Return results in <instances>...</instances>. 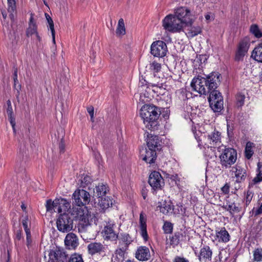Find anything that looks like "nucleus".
Wrapping results in <instances>:
<instances>
[{"instance_id":"nucleus-19","label":"nucleus","mask_w":262,"mask_h":262,"mask_svg":"<svg viewBox=\"0 0 262 262\" xmlns=\"http://www.w3.org/2000/svg\"><path fill=\"white\" fill-rule=\"evenodd\" d=\"M249 45L250 43L247 38H244L239 42L235 55L236 60L239 61L243 59L249 49Z\"/></svg>"},{"instance_id":"nucleus-16","label":"nucleus","mask_w":262,"mask_h":262,"mask_svg":"<svg viewBox=\"0 0 262 262\" xmlns=\"http://www.w3.org/2000/svg\"><path fill=\"white\" fill-rule=\"evenodd\" d=\"M107 247L99 242H92L88 245V252L91 255L96 254L105 255Z\"/></svg>"},{"instance_id":"nucleus-26","label":"nucleus","mask_w":262,"mask_h":262,"mask_svg":"<svg viewBox=\"0 0 262 262\" xmlns=\"http://www.w3.org/2000/svg\"><path fill=\"white\" fill-rule=\"evenodd\" d=\"M142 156L143 157V160L145 161L147 163H154L157 159L156 150L148 149V148H146L145 154H142Z\"/></svg>"},{"instance_id":"nucleus-55","label":"nucleus","mask_w":262,"mask_h":262,"mask_svg":"<svg viewBox=\"0 0 262 262\" xmlns=\"http://www.w3.org/2000/svg\"><path fill=\"white\" fill-rule=\"evenodd\" d=\"M173 262H189V261L183 257L177 256L174 257Z\"/></svg>"},{"instance_id":"nucleus-14","label":"nucleus","mask_w":262,"mask_h":262,"mask_svg":"<svg viewBox=\"0 0 262 262\" xmlns=\"http://www.w3.org/2000/svg\"><path fill=\"white\" fill-rule=\"evenodd\" d=\"M202 80L205 82H220L222 80V77L218 72H212L208 75L200 74L195 76L191 82H201Z\"/></svg>"},{"instance_id":"nucleus-48","label":"nucleus","mask_w":262,"mask_h":262,"mask_svg":"<svg viewBox=\"0 0 262 262\" xmlns=\"http://www.w3.org/2000/svg\"><path fill=\"white\" fill-rule=\"evenodd\" d=\"M48 17L46 16V17H47V19L48 23H49L50 29L51 31L52 36V41H53V43L55 44V32L54 27V23H53V21L52 20L51 18L49 15H48Z\"/></svg>"},{"instance_id":"nucleus-46","label":"nucleus","mask_w":262,"mask_h":262,"mask_svg":"<svg viewBox=\"0 0 262 262\" xmlns=\"http://www.w3.org/2000/svg\"><path fill=\"white\" fill-rule=\"evenodd\" d=\"M250 32L257 38L262 36V32L256 25H252L251 26Z\"/></svg>"},{"instance_id":"nucleus-32","label":"nucleus","mask_w":262,"mask_h":262,"mask_svg":"<svg viewBox=\"0 0 262 262\" xmlns=\"http://www.w3.org/2000/svg\"><path fill=\"white\" fill-rule=\"evenodd\" d=\"M108 191V187L106 185L99 184L96 187V193L98 198L105 197Z\"/></svg>"},{"instance_id":"nucleus-54","label":"nucleus","mask_w":262,"mask_h":262,"mask_svg":"<svg viewBox=\"0 0 262 262\" xmlns=\"http://www.w3.org/2000/svg\"><path fill=\"white\" fill-rule=\"evenodd\" d=\"M26 245L28 248L31 246L32 243L31 232H26Z\"/></svg>"},{"instance_id":"nucleus-37","label":"nucleus","mask_w":262,"mask_h":262,"mask_svg":"<svg viewBox=\"0 0 262 262\" xmlns=\"http://www.w3.org/2000/svg\"><path fill=\"white\" fill-rule=\"evenodd\" d=\"M223 98H221L219 100L209 102L210 107L214 112H220L223 108Z\"/></svg>"},{"instance_id":"nucleus-29","label":"nucleus","mask_w":262,"mask_h":262,"mask_svg":"<svg viewBox=\"0 0 262 262\" xmlns=\"http://www.w3.org/2000/svg\"><path fill=\"white\" fill-rule=\"evenodd\" d=\"M58 208L57 211L58 213L66 212L71 207L70 203L67 200L63 198L58 199Z\"/></svg>"},{"instance_id":"nucleus-49","label":"nucleus","mask_w":262,"mask_h":262,"mask_svg":"<svg viewBox=\"0 0 262 262\" xmlns=\"http://www.w3.org/2000/svg\"><path fill=\"white\" fill-rule=\"evenodd\" d=\"M163 230L165 234L171 233L173 231V224L169 222H165L163 226Z\"/></svg>"},{"instance_id":"nucleus-4","label":"nucleus","mask_w":262,"mask_h":262,"mask_svg":"<svg viewBox=\"0 0 262 262\" xmlns=\"http://www.w3.org/2000/svg\"><path fill=\"white\" fill-rule=\"evenodd\" d=\"M162 24L164 29L171 33L180 32L185 26L173 14L167 15L163 20Z\"/></svg>"},{"instance_id":"nucleus-31","label":"nucleus","mask_w":262,"mask_h":262,"mask_svg":"<svg viewBox=\"0 0 262 262\" xmlns=\"http://www.w3.org/2000/svg\"><path fill=\"white\" fill-rule=\"evenodd\" d=\"M26 35L28 37L34 35L36 39L39 41L40 40V37L37 32V27L36 24L31 23L29 24V27L26 31Z\"/></svg>"},{"instance_id":"nucleus-53","label":"nucleus","mask_w":262,"mask_h":262,"mask_svg":"<svg viewBox=\"0 0 262 262\" xmlns=\"http://www.w3.org/2000/svg\"><path fill=\"white\" fill-rule=\"evenodd\" d=\"M22 224L24 227L25 232H30V229L28 228V217L26 216L22 221Z\"/></svg>"},{"instance_id":"nucleus-27","label":"nucleus","mask_w":262,"mask_h":262,"mask_svg":"<svg viewBox=\"0 0 262 262\" xmlns=\"http://www.w3.org/2000/svg\"><path fill=\"white\" fill-rule=\"evenodd\" d=\"M159 205L158 207L159 208V210L161 212L164 214H168L169 213H172L173 210V205L170 201H164L159 203Z\"/></svg>"},{"instance_id":"nucleus-59","label":"nucleus","mask_w":262,"mask_h":262,"mask_svg":"<svg viewBox=\"0 0 262 262\" xmlns=\"http://www.w3.org/2000/svg\"><path fill=\"white\" fill-rule=\"evenodd\" d=\"M14 88L16 90L18 95L19 94V90L21 89L20 83H14Z\"/></svg>"},{"instance_id":"nucleus-13","label":"nucleus","mask_w":262,"mask_h":262,"mask_svg":"<svg viewBox=\"0 0 262 262\" xmlns=\"http://www.w3.org/2000/svg\"><path fill=\"white\" fill-rule=\"evenodd\" d=\"M49 259L48 262H66L67 255L62 249L56 248L54 250H51L49 254Z\"/></svg>"},{"instance_id":"nucleus-58","label":"nucleus","mask_w":262,"mask_h":262,"mask_svg":"<svg viewBox=\"0 0 262 262\" xmlns=\"http://www.w3.org/2000/svg\"><path fill=\"white\" fill-rule=\"evenodd\" d=\"M59 150L60 152H64L65 150V144L62 139H61L59 145Z\"/></svg>"},{"instance_id":"nucleus-6","label":"nucleus","mask_w":262,"mask_h":262,"mask_svg":"<svg viewBox=\"0 0 262 262\" xmlns=\"http://www.w3.org/2000/svg\"><path fill=\"white\" fill-rule=\"evenodd\" d=\"M56 226L58 231L61 232H68L73 228V220L69 213L64 212L60 214L56 221Z\"/></svg>"},{"instance_id":"nucleus-7","label":"nucleus","mask_w":262,"mask_h":262,"mask_svg":"<svg viewBox=\"0 0 262 262\" xmlns=\"http://www.w3.org/2000/svg\"><path fill=\"white\" fill-rule=\"evenodd\" d=\"M221 164L226 168L230 167L237 159L236 150L232 148H226L220 156Z\"/></svg>"},{"instance_id":"nucleus-64","label":"nucleus","mask_w":262,"mask_h":262,"mask_svg":"<svg viewBox=\"0 0 262 262\" xmlns=\"http://www.w3.org/2000/svg\"><path fill=\"white\" fill-rule=\"evenodd\" d=\"M2 14L3 15V17L4 20H5L7 18V13L5 10H2Z\"/></svg>"},{"instance_id":"nucleus-62","label":"nucleus","mask_w":262,"mask_h":262,"mask_svg":"<svg viewBox=\"0 0 262 262\" xmlns=\"http://www.w3.org/2000/svg\"><path fill=\"white\" fill-rule=\"evenodd\" d=\"M13 79H14V82H17L18 81L17 75V71H14Z\"/></svg>"},{"instance_id":"nucleus-47","label":"nucleus","mask_w":262,"mask_h":262,"mask_svg":"<svg viewBox=\"0 0 262 262\" xmlns=\"http://www.w3.org/2000/svg\"><path fill=\"white\" fill-rule=\"evenodd\" d=\"M253 259L256 261H262V248H257L253 251Z\"/></svg>"},{"instance_id":"nucleus-34","label":"nucleus","mask_w":262,"mask_h":262,"mask_svg":"<svg viewBox=\"0 0 262 262\" xmlns=\"http://www.w3.org/2000/svg\"><path fill=\"white\" fill-rule=\"evenodd\" d=\"M99 200V204L100 207L103 209H106L112 207L113 204V199L110 197H103Z\"/></svg>"},{"instance_id":"nucleus-10","label":"nucleus","mask_w":262,"mask_h":262,"mask_svg":"<svg viewBox=\"0 0 262 262\" xmlns=\"http://www.w3.org/2000/svg\"><path fill=\"white\" fill-rule=\"evenodd\" d=\"M115 224L112 221L108 222L102 230L103 238L106 241H116L118 238V234L115 230Z\"/></svg>"},{"instance_id":"nucleus-43","label":"nucleus","mask_w":262,"mask_h":262,"mask_svg":"<svg viewBox=\"0 0 262 262\" xmlns=\"http://www.w3.org/2000/svg\"><path fill=\"white\" fill-rule=\"evenodd\" d=\"M253 144L252 143L248 142L247 143L246 147H245V157L247 159H250L252 155H253L254 152L253 150H252V145Z\"/></svg>"},{"instance_id":"nucleus-38","label":"nucleus","mask_w":262,"mask_h":262,"mask_svg":"<svg viewBox=\"0 0 262 262\" xmlns=\"http://www.w3.org/2000/svg\"><path fill=\"white\" fill-rule=\"evenodd\" d=\"M8 4V11L10 13L9 17L10 19L13 21L14 19V16L13 13L16 10V2L15 0H7Z\"/></svg>"},{"instance_id":"nucleus-21","label":"nucleus","mask_w":262,"mask_h":262,"mask_svg":"<svg viewBox=\"0 0 262 262\" xmlns=\"http://www.w3.org/2000/svg\"><path fill=\"white\" fill-rule=\"evenodd\" d=\"M65 245L69 249H74L78 245V239L74 233H68L64 239Z\"/></svg>"},{"instance_id":"nucleus-42","label":"nucleus","mask_w":262,"mask_h":262,"mask_svg":"<svg viewBox=\"0 0 262 262\" xmlns=\"http://www.w3.org/2000/svg\"><path fill=\"white\" fill-rule=\"evenodd\" d=\"M251 189H249L248 187V190H247L243 200V202L245 204V208L248 207V206L250 204L253 197L254 193L251 190Z\"/></svg>"},{"instance_id":"nucleus-25","label":"nucleus","mask_w":262,"mask_h":262,"mask_svg":"<svg viewBox=\"0 0 262 262\" xmlns=\"http://www.w3.org/2000/svg\"><path fill=\"white\" fill-rule=\"evenodd\" d=\"M185 239L186 234L184 231L182 230L177 231L172 236L170 237V244L173 246H177L181 241H184Z\"/></svg>"},{"instance_id":"nucleus-61","label":"nucleus","mask_w":262,"mask_h":262,"mask_svg":"<svg viewBox=\"0 0 262 262\" xmlns=\"http://www.w3.org/2000/svg\"><path fill=\"white\" fill-rule=\"evenodd\" d=\"M205 19L206 20H210L212 18V16H211L210 14L208 13L205 16Z\"/></svg>"},{"instance_id":"nucleus-35","label":"nucleus","mask_w":262,"mask_h":262,"mask_svg":"<svg viewBox=\"0 0 262 262\" xmlns=\"http://www.w3.org/2000/svg\"><path fill=\"white\" fill-rule=\"evenodd\" d=\"M58 199L54 201L51 199L48 200L46 203V208L47 212L53 213L56 212L55 209L58 208Z\"/></svg>"},{"instance_id":"nucleus-52","label":"nucleus","mask_w":262,"mask_h":262,"mask_svg":"<svg viewBox=\"0 0 262 262\" xmlns=\"http://www.w3.org/2000/svg\"><path fill=\"white\" fill-rule=\"evenodd\" d=\"M252 212L254 216H256L262 214V203L258 207H254L252 210Z\"/></svg>"},{"instance_id":"nucleus-39","label":"nucleus","mask_w":262,"mask_h":262,"mask_svg":"<svg viewBox=\"0 0 262 262\" xmlns=\"http://www.w3.org/2000/svg\"><path fill=\"white\" fill-rule=\"evenodd\" d=\"M91 178L88 175H82L78 180V184L81 187L85 188L91 184Z\"/></svg>"},{"instance_id":"nucleus-17","label":"nucleus","mask_w":262,"mask_h":262,"mask_svg":"<svg viewBox=\"0 0 262 262\" xmlns=\"http://www.w3.org/2000/svg\"><path fill=\"white\" fill-rule=\"evenodd\" d=\"M197 256L200 262H210L212 256V249L209 246L204 245L201 247Z\"/></svg>"},{"instance_id":"nucleus-18","label":"nucleus","mask_w":262,"mask_h":262,"mask_svg":"<svg viewBox=\"0 0 262 262\" xmlns=\"http://www.w3.org/2000/svg\"><path fill=\"white\" fill-rule=\"evenodd\" d=\"M135 257L139 261H145L148 260L151 257L149 248L145 246H141L137 248Z\"/></svg>"},{"instance_id":"nucleus-1","label":"nucleus","mask_w":262,"mask_h":262,"mask_svg":"<svg viewBox=\"0 0 262 262\" xmlns=\"http://www.w3.org/2000/svg\"><path fill=\"white\" fill-rule=\"evenodd\" d=\"M160 115V111L157 107L147 104L144 105L140 111V116L145 127L151 130L158 129Z\"/></svg>"},{"instance_id":"nucleus-3","label":"nucleus","mask_w":262,"mask_h":262,"mask_svg":"<svg viewBox=\"0 0 262 262\" xmlns=\"http://www.w3.org/2000/svg\"><path fill=\"white\" fill-rule=\"evenodd\" d=\"M71 214L76 220L79 221L78 224V230L84 231L90 225L91 218L89 210L85 206H73L72 209Z\"/></svg>"},{"instance_id":"nucleus-22","label":"nucleus","mask_w":262,"mask_h":262,"mask_svg":"<svg viewBox=\"0 0 262 262\" xmlns=\"http://www.w3.org/2000/svg\"><path fill=\"white\" fill-rule=\"evenodd\" d=\"M139 224L141 235L145 241H147L148 236L146 229V217L143 212L140 214Z\"/></svg>"},{"instance_id":"nucleus-51","label":"nucleus","mask_w":262,"mask_h":262,"mask_svg":"<svg viewBox=\"0 0 262 262\" xmlns=\"http://www.w3.org/2000/svg\"><path fill=\"white\" fill-rule=\"evenodd\" d=\"M150 69L156 72H158L160 71L161 69V64L154 61L151 63H150Z\"/></svg>"},{"instance_id":"nucleus-60","label":"nucleus","mask_w":262,"mask_h":262,"mask_svg":"<svg viewBox=\"0 0 262 262\" xmlns=\"http://www.w3.org/2000/svg\"><path fill=\"white\" fill-rule=\"evenodd\" d=\"M22 238V233L20 230H18L16 234V238L19 241Z\"/></svg>"},{"instance_id":"nucleus-36","label":"nucleus","mask_w":262,"mask_h":262,"mask_svg":"<svg viewBox=\"0 0 262 262\" xmlns=\"http://www.w3.org/2000/svg\"><path fill=\"white\" fill-rule=\"evenodd\" d=\"M252 57L258 62H262V43L255 48Z\"/></svg>"},{"instance_id":"nucleus-30","label":"nucleus","mask_w":262,"mask_h":262,"mask_svg":"<svg viewBox=\"0 0 262 262\" xmlns=\"http://www.w3.org/2000/svg\"><path fill=\"white\" fill-rule=\"evenodd\" d=\"M257 166L258 173L257 174V176L249 182V189H252L254 187H256V184L262 181V166L260 165V163H258Z\"/></svg>"},{"instance_id":"nucleus-56","label":"nucleus","mask_w":262,"mask_h":262,"mask_svg":"<svg viewBox=\"0 0 262 262\" xmlns=\"http://www.w3.org/2000/svg\"><path fill=\"white\" fill-rule=\"evenodd\" d=\"M230 186L228 184L226 183L223 187H222L221 190L225 194H228L229 192Z\"/></svg>"},{"instance_id":"nucleus-57","label":"nucleus","mask_w":262,"mask_h":262,"mask_svg":"<svg viewBox=\"0 0 262 262\" xmlns=\"http://www.w3.org/2000/svg\"><path fill=\"white\" fill-rule=\"evenodd\" d=\"M87 111L91 116V120L93 121L94 114L93 106H90L88 107Z\"/></svg>"},{"instance_id":"nucleus-63","label":"nucleus","mask_w":262,"mask_h":262,"mask_svg":"<svg viewBox=\"0 0 262 262\" xmlns=\"http://www.w3.org/2000/svg\"><path fill=\"white\" fill-rule=\"evenodd\" d=\"M31 23L36 24L35 22L34 21L33 16L32 14H31L29 24H31Z\"/></svg>"},{"instance_id":"nucleus-9","label":"nucleus","mask_w":262,"mask_h":262,"mask_svg":"<svg viewBox=\"0 0 262 262\" xmlns=\"http://www.w3.org/2000/svg\"><path fill=\"white\" fill-rule=\"evenodd\" d=\"M72 199L76 205L85 206L90 202V194L83 189H77L73 194Z\"/></svg>"},{"instance_id":"nucleus-40","label":"nucleus","mask_w":262,"mask_h":262,"mask_svg":"<svg viewBox=\"0 0 262 262\" xmlns=\"http://www.w3.org/2000/svg\"><path fill=\"white\" fill-rule=\"evenodd\" d=\"M125 28L124 20L122 18H120L118 23L117 29H116V34L118 36H122L125 34Z\"/></svg>"},{"instance_id":"nucleus-8","label":"nucleus","mask_w":262,"mask_h":262,"mask_svg":"<svg viewBox=\"0 0 262 262\" xmlns=\"http://www.w3.org/2000/svg\"><path fill=\"white\" fill-rule=\"evenodd\" d=\"M138 91L143 92L145 91L149 93L150 90L155 93L158 95H164L166 90V85L163 83H159L158 84L152 83H142L141 85L138 87Z\"/></svg>"},{"instance_id":"nucleus-33","label":"nucleus","mask_w":262,"mask_h":262,"mask_svg":"<svg viewBox=\"0 0 262 262\" xmlns=\"http://www.w3.org/2000/svg\"><path fill=\"white\" fill-rule=\"evenodd\" d=\"M221 134L220 132L214 129L210 134L207 136V139L210 142V144H216L220 142Z\"/></svg>"},{"instance_id":"nucleus-15","label":"nucleus","mask_w":262,"mask_h":262,"mask_svg":"<svg viewBox=\"0 0 262 262\" xmlns=\"http://www.w3.org/2000/svg\"><path fill=\"white\" fill-rule=\"evenodd\" d=\"M232 173H234V177L236 178L235 182L238 184L237 186H235L236 190L238 189L241 186L239 183L244 182L247 176L246 170L241 166L236 165L232 168Z\"/></svg>"},{"instance_id":"nucleus-45","label":"nucleus","mask_w":262,"mask_h":262,"mask_svg":"<svg viewBox=\"0 0 262 262\" xmlns=\"http://www.w3.org/2000/svg\"><path fill=\"white\" fill-rule=\"evenodd\" d=\"M245 95L241 92L237 94L236 96V104L237 107H242L244 104Z\"/></svg>"},{"instance_id":"nucleus-24","label":"nucleus","mask_w":262,"mask_h":262,"mask_svg":"<svg viewBox=\"0 0 262 262\" xmlns=\"http://www.w3.org/2000/svg\"><path fill=\"white\" fill-rule=\"evenodd\" d=\"M146 142L148 149L157 150L161 148L160 141L158 136H148Z\"/></svg>"},{"instance_id":"nucleus-12","label":"nucleus","mask_w":262,"mask_h":262,"mask_svg":"<svg viewBox=\"0 0 262 262\" xmlns=\"http://www.w3.org/2000/svg\"><path fill=\"white\" fill-rule=\"evenodd\" d=\"M167 52V46L163 41H155L151 45L150 53L154 56L164 57L166 55Z\"/></svg>"},{"instance_id":"nucleus-11","label":"nucleus","mask_w":262,"mask_h":262,"mask_svg":"<svg viewBox=\"0 0 262 262\" xmlns=\"http://www.w3.org/2000/svg\"><path fill=\"white\" fill-rule=\"evenodd\" d=\"M148 183L155 191L161 190L164 185L162 177L160 172L156 171H154L150 174Z\"/></svg>"},{"instance_id":"nucleus-20","label":"nucleus","mask_w":262,"mask_h":262,"mask_svg":"<svg viewBox=\"0 0 262 262\" xmlns=\"http://www.w3.org/2000/svg\"><path fill=\"white\" fill-rule=\"evenodd\" d=\"M119 240L120 249L116 251L117 253L120 254L119 251L123 252L126 250L129 244L132 242L131 237L128 234L124 233L121 235Z\"/></svg>"},{"instance_id":"nucleus-28","label":"nucleus","mask_w":262,"mask_h":262,"mask_svg":"<svg viewBox=\"0 0 262 262\" xmlns=\"http://www.w3.org/2000/svg\"><path fill=\"white\" fill-rule=\"evenodd\" d=\"M7 114L8 116V118L10 121V123L12 127L13 130L14 132H15V118L13 115V108L11 105V102L10 100L7 101Z\"/></svg>"},{"instance_id":"nucleus-2","label":"nucleus","mask_w":262,"mask_h":262,"mask_svg":"<svg viewBox=\"0 0 262 262\" xmlns=\"http://www.w3.org/2000/svg\"><path fill=\"white\" fill-rule=\"evenodd\" d=\"M215 83H190L191 90L200 95H206L209 93L208 98L209 102L219 100L220 98H223L221 93L217 90H212Z\"/></svg>"},{"instance_id":"nucleus-44","label":"nucleus","mask_w":262,"mask_h":262,"mask_svg":"<svg viewBox=\"0 0 262 262\" xmlns=\"http://www.w3.org/2000/svg\"><path fill=\"white\" fill-rule=\"evenodd\" d=\"M226 208L231 213H238L241 211V207L236 205V204L234 203L226 206Z\"/></svg>"},{"instance_id":"nucleus-41","label":"nucleus","mask_w":262,"mask_h":262,"mask_svg":"<svg viewBox=\"0 0 262 262\" xmlns=\"http://www.w3.org/2000/svg\"><path fill=\"white\" fill-rule=\"evenodd\" d=\"M190 26V28L188 30V34L189 36L193 37L199 34H200L202 32V29L199 26H192L189 25Z\"/></svg>"},{"instance_id":"nucleus-23","label":"nucleus","mask_w":262,"mask_h":262,"mask_svg":"<svg viewBox=\"0 0 262 262\" xmlns=\"http://www.w3.org/2000/svg\"><path fill=\"white\" fill-rule=\"evenodd\" d=\"M230 239V236L225 227L215 231V239L219 243H227Z\"/></svg>"},{"instance_id":"nucleus-5","label":"nucleus","mask_w":262,"mask_h":262,"mask_svg":"<svg viewBox=\"0 0 262 262\" xmlns=\"http://www.w3.org/2000/svg\"><path fill=\"white\" fill-rule=\"evenodd\" d=\"M173 15L185 26L192 25L195 19L190 10L186 7H179L174 9Z\"/></svg>"},{"instance_id":"nucleus-50","label":"nucleus","mask_w":262,"mask_h":262,"mask_svg":"<svg viewBox=\"0 0 262 262\" xmlns=\"http://www.w3.org/2000/svg\"><path fill=\"white\" fill-rule=\"evenodd\" d=\"M69 262H84L81 255L75 253L70 257Z\"/></svg>"}]
</instances>
